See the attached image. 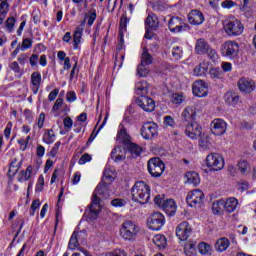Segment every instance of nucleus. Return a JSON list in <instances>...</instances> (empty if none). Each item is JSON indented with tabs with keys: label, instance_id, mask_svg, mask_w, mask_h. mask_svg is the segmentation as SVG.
Returning <instances> with one entry per match:
<instances>
[{
	"label": "nucleus",
	"instance_id": "obj_33",
	"mask_svg": "<svg viewBox=\"0 0 256 256\" xmlns=\"http://www.w3.org/2000/svg\"><path fill=\"white\" fill-rule=\"evenodd\" d=\"M215 247L220 253H222V251H227L229 248V239L221 238L217 240Z\"/></svg>",
	"mask_w": 256,
	"mask_h": 256
},
{
	"label": "nucleus",
	"instance_id": "obj_55",
	"mask_svg": "<svg viewBox=\"0 0 256 256\" xmlns=\"http://www.w3.org/2000/svg\"><path fill=\"white\" fill-rule=\"evenodd\" d=\"M125 200L124 199H119V198H116V199H113L111 201V205L113 207H125Z\"/></svg>",
	"mask_w": 256,
	"mask_h": 256
},
{
	"label": "nucleus",
	"instance_id": "obj_20",
	"mask_svg": "<svg viewBox=\"0 0 256 256\" xmlns=\"http://www.w3.org/2000/svg\"><path fill=\"white\" fill-rule=\"evenodd\" d=\"M30 83L32 85L31 89L34 95L39 93V89L41 87V73L40 72H33L30 77Z\"/></svg>",
	"mask_w": 256,
	"mask_h": 256
},
{
	"label": "nucleus",
	"instance_id": "obj_28",
	"mask_svg": "<svg viewBox=\"0 0 256 256\" xmlns=\"http://www.w3.org/2000/svg\"><path fill=\"white\" fill-rule=\"evenodd\" d=\"M118 138L127 147H128V145H131V143H133V142H131V136L129 134H127V129H125V127H123V126L120 129V131H118Z\"/></svg>",
	"mask_w": 256,
	"mask_h": 256
},
{
	"label": "nucleus",
	"instance_id": "obj_52",
	"mask_svg": "<svg viewBox=\"0 0 256 256\" xmlns=\"http://www.w3.org/2000/svg\"><path fill=\"white\" fill-rule=\"evenodd\" d=\"M91 159H92L91 155H89L88 153H85L78 160V164L79 165H85V163H89V161H91Z\"/></svg>",
	"mask_w": 256,
	"mask_h": 256
},
{
	"label": "nucleus",
	"instance_id": "obj_46",
	"mask_svg": "<svg viewBox=\"0 0 256 256\" xmlns=\"http://www.w3.org/2000/svg\"><path fill=\"white\" fill-rule=\"evenodd\" d=\"M222 76L223 71H221V68L210 69V77H212V79H221Z\"/></svg>",
	"mask_w": 256,
	"mask_h": 256
},
{
	"label": "nucleus",
	"instance_id": "obj_37",
	"mask_svg": "<svg viewBox=\"0 0 256 256\" xmlns=\"http://www.w3.org/2000/svg\"><path fill=\"white\" fill-rule=\"evenodd\" d=\"M78 237H79V233L73 232V234L69 240V243H68V249L75 250V249H77V247H79Z\"/></svg>",
	"mask_w": 256,
	"mask_h": 256
},
{
	"label": "nucleus",
	"instance_id": "obj_63",
	"mask_svg": "<svg viewBox=\"0 0 256 256\" xmlns=\"http://www.w3.org/2000/svg\"><path fill=\"white\" fill-rule=\"evenodd\" d=\"M33 174V166H28L26 168V171H24V180H28L31 179V175Z\"/></svg>",
	"mask_w": 256,
	"mask_h": 256
},
{
	"label": "nucleus",
	"instance_id": "obj_44",
	"mask_svg": "<svg viewBox=\"0 0 256 256\" xmlns=\"http://www.w3.org/2000/svg\"><path fill=\"white\" fill-rule=\"evenodd\" d=\"M172 57H174L176 61H179V59L183 57V49L179 46L174 47L172 49Z\"/></svg>",
	"mask_w": 256,
	"mask_h": 256
},
{
	"label": "nucleus",
	"instance_id": "obj_61",
	"mask_svg": "<svg viewBox=\"0 0 256 256\" xmlns=\"http://www.w3.org/2000/svg\"><path fill=\"white\" fill-rule=\"evenodd\" d=\"M66 101H68V103H73V101H77V94H75V92L73 91L67 92Z\"/></svg>",
	"mask_w": 256,
	"mask_h": 256
},
{
	"label": "nucleus",
	"instance_id": "obj_31",
	"mask_svg": "<svg viewBox=\"0 0 256 256\" xmlns=\"http://www.w3.org/2000/svg\"><path fill=\"white\" fill-rule=\"evenodd\" d=\"M197 251V242H187L184 245V253L187 256H195Z\"/></svg>",
	"mask_w": 256,
	"mask_h": 256
},
{
	"label": "nucleus",
	"instance_id": "obj_38",
	"mask_svg": "<svg viewBox=\"0 0 256 256\" xmlns=\"http://www.w3.org/2000/svg\"><path fill=\"white\" fill-rule=\"evenodd\" d=\"M43 141L47 145H51V143L55 142V132L53 129H49L43 136Z\"/></svg>",
	"mask_w": 256,
	"mask_h": 256
},
{
	"label": "nucleus",
	"instance_id": "obj_7",
	"mask_svg": "<svg viewBox=\"0 0 256 256\" xmlns=\"http://www.w3.org/2000/svg\"><path fill=\"white\" fill-rule=\"evenodd\" d=\"M205 199V194L203 191L196 189L190 191L186 196V203L190 207H201L203 205V200Z\"/></svg>",
	"mask_w": 256,
	"mask_h": 256
},
{
	"label": "nucleus",
	"instance_id": "obj_23",
	"mask_svg": "<svg viewBox=\"0 0 256 256\" xmlns=\"http://www.w3.org/2000/svg\"><path fill=\"white\" fill-rule=\"evenodd\" d=\"M238 205L239 200H237L236 198H228L224 202V210L226 213H233V211L237 209Z\"/></svg>",
	"mask_w": 256,
	"mask_h": 256
},
{
	"label": "nucleus",
	"instance_id": "obj_6",
	"mask_svg": "<svg viewBox=\"0 0 256 256\" xmlns=\"http://www.w3.org/2000/svg\"><path fill=\"white\" fill-rule=\"evenodd\" d=\"M206 165L210 171H221L225 167V160L218 153H211L206 157Z\"/></svg>",
	"mask_w": 256,
	"mask_h": 256
},
{
	"label": "nucleus",
	"instance_id": "obj_30",
	"mask_svg": "<svg viewBox=\"0 0 256 256\" xmlns=\"http://www.w3.org/2000/svg\"><path fill=\"white\" fill-rule=\"evenodd\" d=\"M238 171L241 175H247L251 171V165L247 160H240L237 163Z\"/></svg>",
	"mask_w": 256,
	"mask_h": 256
},
{
	"label": "nucleus",
	"instance_id": "obj_29",
	"mask_svg": "<svg viewBox=\"0 0 256 256\" xmlns=\"http://www.w3.org/2000/svg\"><path fill=\"white\" fill-rule=\"evenodd\" d=\"M152 241L154 245H156V247H158L159 249H165L167 245V238H165V236L161 234L155 235Z\"/></svg>",
	"mask_w": 256,
	"mask_h": 256
},
{
	"label": "nucleus",
	"instance_id": "obj_35",
	"mask_svg": "<svg viewBox=\"0 0 256 256\" xmlns=\"http://www.w3.org/2000/svg\"><path fill=\"white\" fill-rule=\"evenodd\" d=\"M209 67L205 62L200 63L198 66L194 68V74L197 75V77H203L205 73H207V70Z\"/></svg>",
	"mask_w": 256,
	"mask_h": 256
},
{
	"label": "nucleus",
	"instance_id": "obj_25",
	"mask_svg": "<svg viewBox=\"0 0 256 256\" xmlns=\"http://www.w3.org/2000/svg\"><path fill=\"white\" fill-rule=\"evenodd\" d=\"M135 91L137 95L146 96L149 93V84L146 81L136 83Z\"/></svg>",
	"mask_w": 256,
	"mask_h": 256
},
{
	"label": "nucleus",
	"instance_id": "obj_2",
	"mask_svg": "<svg viewBox=\"0 0 256 256\" xmlns=\"http://www.w3.org/2000/svg\"><path fill=\"white\" fill-rule=\"evenodd\" d=\"M132 201L140 203V205H147L151 199V187L145 181H138L131 189Z\"/></svg>",
	"mask_w": 256,
	"mask_h": 256
},
{
	"label": "nucleus",
	"instance_id": "obj_57",
	"mask_svg": "<svg viewBox=\"0 0 256 256\" xmlns=\"http://www.w3.org/2000/svg\"><path fill=\"white\" fill-rule=\"evenodd\" d=\"M59 147H61V142H56L50 151V157H57V153H59Z\"/></svg>",
	"mask_w": 256,
	"mask_h": 256
},
{
	"label": "nucleus",
	"instance_id": "obj_16",
	"mask_svg": "<svg viewBox=\"0 0 256 256\" xmlns=\"http://www.w3.org/2000/svg\"><path fill=\"white\" fill-rule=\"evenodd\" d=\"M186 135L190 137V139H197V137H201V127L199 123L195 120L188 123L186 126Z\"/></svg>",
	"mask_w": 256,
	"mask_h": 256
},
{
	"label": "nucleus",
	"instance_id": "obj_49",
	"mask_svg": "<svg viewBox=\"0 0 256 256\" xmlns=\"http://www.w3.org/2000/svg\"><path fill=\"white\" fill-rule=\"evenodd\" d=\"M198 249H199L201 255H206V253L211 249V246H209L205 242H202V243L198 244Z\"/></svg>",
	"mask_w": 256,
	"mask_h": 256
},
{
	"label": "nucleus",
	"instance_id": "obj_18",
	"mask_svg": "<svg viewBox=\"0 0 256 256\" xmlns=\"http://www.w3.org/2000/svg\"><path fill=\"white\" fill-rule=\"evenodd\" d=\"M205 21V16L203 15V12L199 10H192L188 14V22L190 25H203V22Z\"/></svg>",
	"mask_w": 256,
	"mask_h": 256
},
{
	"label": "nucleus",
	"instance_id": "obj_64",
	"mask_svg": "<svg viewBox=\"0 0 256 256\" xmlns=\"http://www.w3.org/2000/svg\"><path fill=\"white\" fill-rule=\"evenodd\" d=\"M58 95H59V89L58 88L52 90L48 95V101H55V99H57Z\"/></svg>",
	"mask_w": 256,
	"mask_h": 256
},
{
	"label": "nucleus",
	"instance_id": "obj_19",
	"mask_svg": "<svg viewBox=\"0 0 256 256\" xmlns=\"http://www.w3.org/2000/svg\"><path fill=\"white\" fill-rule=\"evenodd\" d=\"M211 45H209V42H207L205 39L200 38L196 41L195 44V53L197 55H206L209 51V48Z\"/></svg>",
	"mask_w": 256,
	"mask_h": 256
},
{
	"label": "nucleus",
	"instance_id": "obj_58",
	"mask_svg": "<svg viewBox=\"0 0 256 256\" xmlns=\"http://www.w3.org/2000/svg\"><path fill=\"white\" fill-rule=\"evenodd\" d=\"M106 256H127V252L122 249H116L113 252H109Z\"/></svg>",
	"mask_w": 256,
	"mask_h": 256
},
{
	"label": "nucleus",
	"instance_id": "obj_51",
	"mask_svg": "<svg viewBox=\"0 0 256 256\" xmlns=\"http://www.w3.org/2000/svg\"><path fill=\"white\" fill-rule=\"evenodd\" d=\"M45 186V179L43 178V176H40L38 178V182L36 184V188L35 191L37 193H41V191H43V187Z\"/></svg>",
	"mask_w": 256,
	"mask_h": 256
},
{
	"label": "nucleus",
	"instance_id": "obj_62",
	"mask_svg": "<svg viewBox=\"0 0 256 256\" xmlns=\"http://www.w3.org/2000/svg\"><path fill=\"white\" fill-rule=\"evenodd\" d=\"M221 6L223 9H231L232 7H235V2L232 0H225L221 3Z\"/></svg>",
	"mask_w": 256,
	"mask_h": 256
},
{
	"label": "nucleus",
	"instance_id": "obj_47",
	"mask_svg": "<svg viewBox=\"0 0 256 256\" xmlns=\"http://www.w3.org/2000/svg\"><path fill=\"white\" fill-rule=\"evenodd\" d=\"M206 55L209 57V59H211V61H217V59H219V55L217 54V51L215 49H212L211 46L206 52Z\"/></svg>",
	"mask_w": 256,
	"mask_h": 256
},
{
	"label": "nucleus",
	"instance_id": "obj_60",
	"mask_svg": "<svg viewBox=\"0 0 256 256\" xmlns=\"http://www.w3.org/2000/svg\"><path fill=\"white\" fill-rule=\"evenodd\" d=\"M63 123H64L65 129H67L68 131H71V128L73 127V119H71V117H66L64 118Z\"/></svg>",
	"mask_w": 256,
	"mask_h": 256
},
{
	"label": "nucleus",
	"instance_id": "obj_21",
	"mask_svg": "<svg viewBox=\"0 0 256 256\" xmlns=\"http://www.w3.org/2000/svg\"><path fill=\"white\" fill-rule=\"evenodd\" d=\"M162 208L167 215H175L177 211V204L175 203V200L167 199L163 201Z\"/></svg>",
	"mask_w": 256,
	"mask_h": 256
},
{
	"label": "nucleus",
	"instance_id": "obj_54",
	"mask_svg": "<svg viewBox=\"0 0 256 256\" xmlns=\"http://www.w3.org/2000/svg\"><path fill=\"white\" fill-rule=\"evenodd\" d=\"M237 187L238 191H247V189H249V183L245 180H241L240 182H238Z\"/></svg>",
	"mask_w": 256,
	"mask_h": 256
},
{
	"label": "nucleus",
	"instance_id": "obj_40",
	"mask_svg": "<svg viewBox=\"0 0 256 256\" xmlns=\"http://www.w3.org/2000/svg\"><path fill=\"white\" fill-rule=\"evenodd\" d=\"M224 208V201L218 200L212 204V211L214 215H220Z\"/></svg>",
	"mask_w": 256,
	"mask_h": 256
},
{
	"label": "nucleus",
	"instance_id": "obj_36",
	"mask_svg": "<svg viewBox=\"0 0 256 256\" xmlns=\"http://www.w3.org/2000/svg\"><path fill=\"white\" fill-rule=\"evenodd\" d=\"M128 149L134 157H139L141 153H143V148L135 143H130V145H128Z\"/></svg>",
	"mask_w": 256,
	"mask_h": 256
},
{
	"label": "nucleus",
	"instance_id": "obj_34",
	"mask_svg": "<svg viewBox=\"0 0 256 256\" xmlns=\"http://www.w3.org/2000/svg\"><path fill=\"white\" fill-rule=\"evenodd\" d=\"M83 37V28H76L73 37L74 49H79L81 38Z\"/></svg>",
	"mask_w": 256,
	"mask_h": 256
},
{
	"label": "nucleus",
	"instance_id": "obj_14",
	"mask_svg": "<svg viewBox=\"0 0 256 256\" xmlns=\"http://www.w3.org/2000/svg\"><path fill=\"white\" fill-rule=\"evenodd\" d=\"M211 131L213 135L216 136L225 135V132L227 131V122L219 118L214 119L211 123Z\"/></svg>",
	"mask_w": 256,
	"mask_h": 256
},
{
	"label": "nucleus",
	"instance_id": "obj_15",
	"mask_svg": "<svg viewBox=\"0 0 256 256\" xmlns=\"http://www.w3.org/2000/svg\"><path fill=\"white\" fill-rule=\"evenodd\" d=\"M192 92L196 97H207V83L203 80L195 81L192 86Z\"/></svg>",
	"mask_w": 256,
	"mask_h": 256
},
{
	"label": "nucleus",
	"instance_id": "obj_4",
	"mask_svg": "<svg viewBox=\"0 0 256 256\" xmlns=\"http://www.w3.org/2000/svg\"><path fill=\"white\" fill-rule=\"evenodd\" d=\"M245 26L239 19L228 20L224 25V30L230 37H239L243 34Z\"/></svg>",
	"mask_w": 256,
	"mask_h": 256
},
{
	"label": "nucleus",
	"instance_id": "obj_39",
	"mask_svg": "<svg viewBox=\"0 0 256 256\" xmlns=\"http://www.w3.org/2000/svg\"><path fill=\"white\" fill-rule=\"evenodd\" d=\"M9 0H0V17H7L9 13Z\"/></svg>",
	"mask_w": 256,
	"mask_h": 256
},
{
	"label": "nucleus",
	"instance_id": "obj_41",
	"mask_svg": "<svg viewBox=\"0 0 256 256\" xmlns=\"http://www.w3.org/2000/svg\"><path fill=\"white\" fill-rule=\"evenodd\" d=\"M137 75H139V77H147V75H149V68H147V64L140 63L137 68Z\"/></svg>",
	"mask_w": 256,
	"mask_h": 256
},
{
	"label": "nucleus",
	"instance_id": "obj_13",
	"mask_svg": "<svg viewBox=\"0 0 256 256\" xmlns=\"http://www.w3.org/2000/svg\"><path fill=\"white\" fill-rule=\"evenodd\" d=\"M191 235V225L189 222H182L176 227V236L180 241H187Z\"/></svg>",
	"mask_w": 256,
	"mask_h": 256
},
{
	"label": "nucleus",
	"instance_id": "obj_50",
	"mask_svg": "<svg viewBox=\"0 0 256 256\" xmlns=\"http://www.w3.org/2000/svg\"><path fill=\"white\" fill-rule=\"evenodd\" d=\"M39 207H41V202L39 200H34L30 207V215L32 217L33 215H35V212L37 211V209H39Z\"/></svg>",
	"mask_w": 256,
	"mask_h": 256
},
{
	"label": "nucleus",
	"instance_id": "obj_43",
	"mask_svg": "<svg viewBox=\"0 0 256 256\" xmlns=\"http://www.w3.org/2000/svg\"><path fill=\"white\" fill-rule=\"evenodd\" d=\"M127 23H129V18H127V15H122V17L120 18V31L119 33H122L124 31H127Z\"/></svg>",
	"mask_w": 256,
	"mask_h": 256
},
{
	"label": "nucleus",
	"instance_id": "obj_26",
	"mask_svg": "<svg viewBox=\"0 0 256 256\" xmlns=\"http://www.w3.org/2000/svg\"><path fill=\"white\" fill-rule=\"evenodd\" d=\"M186 183L189 185H193L194 187H197L199 183H201V179L199 178V174L196 172H188L186 175Z\"/></svg>",
	"mask_w": 256,
	"mask_h": 256
},
{
	"label": "nucleus",
	"instance_id": "obj_42",
	"mask_svg": "<svg viewBox=\"0 0 256 256\" xmlns=\"http://www.w3.org/2000/svg\"><path fill=\"white\" fill-rule=\"evenodd\" d=\"M86 17L88 19V26L91 27L95 23V19H97V10L91 9Z\"/></svg>",
	"mask_w": 256,
	"mask_h": 256
},
{
	"label": "nucleus",
	"instance_id": "obj_48",
	"mask_svg": "<svg viewBox=\"0 0 256 256\" xmlns=\"http://www.w3.org/2000/svg\"><path fill=\"white\" fill-rule=\"evenodd\" d=\"M63 106V98L58 97L52 107V112L53 113H57V111H59L61 109V107Z\"/></svg>",
	"mask_w": 256,
	"mask_h": 256
},
{
	"label": "nucleus",
	"instance_id": "obj_32",
	"mask_svg": "<svg viewBox=\"0 0 256 256\" xmlns=\"http://www.w3.org/2000/svg\"><path fill=\"white\" fill-rule=\"evenodd\" d=\"M141 63L142 65H151V63H153V56L149 54V50L147 48H143L142 50Z\"/></svg>",
	"mask_w": 256,
	"mask_h": 256
},
{
	"label": "nucleus",
	"instance_id": "obj_10",
	"mask_svg": "<svg viewBox=\"0 0 256 256\" xmlns=\"http://www.w3.org/2000/svg\"><path fill=\"white\" fill-rule=\"evenodd\" d=\"M136 105L146 113H152L155 111V101L148 96H139L136 99Z\"/></svg>",
	"mask_w": 256,
	"mask_h": 256
},
{
	"label": "nucleus",
	"instance_id": "obj_11",
	"mask_svg": "<svg viewBox=\"0 0 256 256\" xmlns=\"http://www.w3.org/2000/svg\"><path fill=\"white\" fill-rule=\"evenodd\" d=\"M141 136L143 139L149 140L157 136V123L146 122L141 128Z\"/></svg>",
	"mask_w": 256,
	"mask_h": 256
},
{
	"label": "nucleus",
	"instance_id": "obj_12",
	"mask_svg": "<svg viewBox=\"0 0 256 256\" xmlns=\"http://www.w3.org/2000/svg\"><path fill=\"white\" fill-rule=\"evenodd\" d=\"M189 25L183 22V19L180 17H172L168 22V28L170 29L171 33H181V31H185Z\"/></svg>",
	"mask_w": 256,
	"mask_h": 256
},
{
	"label": "nucleus",
	"instance_id": "obj_3",
	"mask_svg": "<svg viewBox=\"0 0 256 256\" xmlns=\"http://www.w3.org/2000/svg\"><path fill=\"white\" fill-rule=\"evenodd\" d=\"M139 231H141V227L137 223L132 220H126L122 223L120 235L125 241H135L137 235H139Z\"/></svg>",
	"mask_w": 256,
	"mask_h": 256
},
{
	"label": "nucleus",
	"instance_id": "obj_5",
	"mask_svg": "<svg viewBox=\"0 0 256 256\" xmlns=\"http://www.w3.org/2000/svg\"><path fill=\"white\" fill-rule=\"evenodd\" d=\"M148 173L151 177H161L165 171V163L161 161V158L155 157L148 160Z\"/></svg>",
	"mask_w": 256,
	"mask_h": 256
},
{
	"label": "nucleus",
	"instance_id": "obj_22",
	"mask_svg": "<svg viewBox=\"0 0 256 256\" xmlns=\"http://www.w3.org/2000/svg\"><path fill=\"white\" fill-rule=\"evenodd\" d=\"M182 117L184 121H190V123L195 121V117H197V112L195 111V107L193 106L186 107L182 112Z\"/></svg>",
	"mask_w": 256,
	"mask_h": 256
},
{
	"label": "nucleus",
	"instance_id": "obj_56",
	"mask_svg": "<svg viewBox=\"0 0 256 256\" xmlns=\"http://www.w3.org/2000/svg\"><path fill=\"white\" fill-rule=\"evenodd\" d=\"M17 171H19V167L15 166V161H12L8 170V175L13 177L17 174Z\"/></svg>",
	"mask_w": 256,
	"mask_h": 256
},
{
	"label": "nucleus",
	"instance_id": "obj_27",
	"mask_svg": "<svg viewBox=\"0 0 256 256\" xmlns=\"http://www.w3.org/2000/svg\"><path fill=\"white\" fill-rule=\"evenodd\" d=\"M145 23L147 27H149V29H152V30H155L157 29V27H159V19L157 18V15H155L154 13H151L148 15Z\"/></svg>",
	"mask_w": 256,
	"mask_h": 256
},
{
	"label": "nucleus",
	"instance_id": "obj_53",
	"mask_svg": "<svg viewBox=\"0 0 256 256\" xmlns=\"http://www.w3.org/2000/svg\"><path fill=\"white\" fill-rule=\"evenodd\" d=\"M172 103H174L175 105H181V103H183V95L177 93L173 94Z\"/></svg>",
	"mask_w": 256,
	"mask_h": 256
},
{
	"label": "nucleus",
	"instance_id": "obj_59",
	"mask_svg": "<svg viewBox=\"0 0 256 256\" xmlns=\"http://www.w3.org/2000/svg\"><path fill=\"white\" fill-rule=\"evenodd\" d=\"M33 45V42L31 39L26 38L22 42L21 51H25L26 49H30V47Z\"/></svg>",
	"mask_w": 256,
	"mask_h": 256
},
{
	"label": "nucleus",
	"instance_id": "obj_45",
	"mask_svg": "<svg viewBox=\"0 0 256 256\" xmlns=\"http://www.w3.org/2000/svg\"><path fill=\"white\" fill-rule=\"evenodd\" d=\"M15 22L16 20L14 17L7 18L5 25H6V31H8V33L13 32V27H15Z\"/></svg>",
	"mask_w": 256,
	"mask_h": 256
},
{
	"label": "nucleus",
	"instance_id": "obj_17",
	"mask_svg": "<svg viewBox=\"0 0 256 256\" xmlns=\"http://www.w3.org/2000/svg\"><path fill=\"white\" fill-rule=\"evenodd\" d=\"M238 88L242 93H252L255 91V82L249 78H241L238 81Z\"/></svg>",
	"mask_w": 256,
	"mask_h": 256
},
{
	"label": "nucleus",
	"instance_id": "obj_24",
	"mask_svg": "<svg viewBox=\"0 0 256 256\" xmlns=\"http://www.w3.org/2000/svg\"><path fill=\"white\" fill-rule=\"evenodd\" d=\"M199 147L203 149V151H209L213 147L211 144V138L207 134H201L199 139Z\"/></svg>",
	"mask_w": 256,
	"mask_h": 256
},
{
	"label": "nucleus",
	"instance_id": "obj_9",
	"mask_svg": "<svg viewBox=\"0 0 256 256\" xmlns=\"http://www.w3.org/2000/svg\"><path fill=\"white\" fill-rule=\"evenodd\" d=\"M147 225L152 231H159L165 225V216L155 212L147 219Z\"/></svg>",
	"mask_w": 256,
	"mask_h": 256
},
{
	"label": "nucleus",
	"instance_id": "obj_8",
	"mask_svg": "<svg viewBox=\"0 0 256 256\" xmlns=\"http://www.w3.org/2000/svg\"><path fill=\"white\" fill-rule=\"evenodd\" d=\"M221 53L223 57L228 59H235L239 55V44L234 41H227L221 46Z\"/></svg>",
	"mask_w": 256,
	"mask_h": 256
},
{
	"label": "nucleus",
	"instance_id": "obj_1",
	"mask_svg": "<svg viewBox=\"0 0 256 256\" xmlns=\"http://www.w3.org/2000/svg\"><path fill=\"white\" fill-rule=\"evenodd\" d=\"M97 195L107 199V197L110 195L109 183H99L95 189L94 194L92 195V203L89 206V219H91V221H95V219H97L99 216V212L101 211V199Z\"/></svg>",
	"mask_w": 256,
	"mask_h": 256
}]
</instances>
